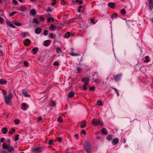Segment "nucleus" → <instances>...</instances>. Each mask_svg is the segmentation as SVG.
I'll return each instance as SVG.
<instances>
[{
	"instance_id": "1",
	"label": "nucleus",
	"mask_w": 153,
	"mask_h": 153,
	"mask_svg": "<svg viewBox=\"0 0 153 153\" xmlns=\"http://www.w3.org/2000/svg\"><path fill=\"white\" fill-rule=\"evenodd\" d=\"M2 148L4 149H6L10 153H13L14 152V149L13 147L9 145H7L5 143H3Z\"/></svg>"
},
{
	"instance_id": "2",
	"label": "nucleus",
	"mask_w": 153,
	"mask_h": 153,
	"mask_svg": "<svg viewBox=\"0 0 153 153\" xmlns=\"http://www.w3.org/2000/svg\"><path fill=\"white\" fill-rule=\"evenodd\" d=\"M84 149L87 153H91V147L90 143L87 141L85 142L84 145Z\"/></svg>"
},
{
	"instance_id": "3",
	"label": "nucleus",
	"mask_w": 153,
	"mask_h": 153,
	"mask_svg": "<svg viewBox=\"0 0 153 153\" xmlns=\"http://www.w3.org/2000/svg\"><path fill=\"white\" fill-rule=\"evenodd\" d=\"M13 95L12 93H10L8 95L4 98L5 102L6 104H8L11 102L12 98Z\"/></svg>"
},
{
	"instance_id": "4",
	"label": "nucleus",
	"mask_w": 153,
	"mask_h": 153,
	"mask_svg": "<svg viewBox=\"0 0 153 153\" xmlns=\"http://www.w3.org/2000/svg\"><path fill=\"white\" fill-rule=\"evenodd\" d=\"M29 107L28 105L25 103H23L21 106L22 109L24 111H26Z\"/></svg>"
},
{
	"instance_id": "5",
	"label": "nucleus",
	"mask_w": 153,
	"mask_h": 153,
	"mask_svg": "<svg viewBox=\"0 0 153 153\" xmlns=\"http://www.w3.org/2000/svg\"><path fill=\"white\" fill-rule=\"evenodd\" d=\"M119 142L118 138H114L112 140V143L113 146L116 145Z\"/></svg>"
},
{
	"instance_id": "6",
	"label": "nucleus",
	"mask_w": 153,
	"mask_h": 153,
	"mask_svg": "<svg viewBox=\"0 0 153 153\" xmlns=\"http://www.w3.org/2000/svg\"><path fill=\"white\" fill-rule=\"evenodd\" d=\"M121 76V74H119L115 76L114 77V80L116 82L119 81L120 79Z\"/></svg>"
},
{
	"instance_id": "7",
	"label": "nucleus",
	"mask_w": 153,
	"mask_h": 153,
	"mask_svg": "<svg viewBox=\"0 0 153 153\" xmlns=\"http://www.w3.org/2000/svg\"><path fill=\"white\" fill-rule=\"evenodd\" d=\"M41 149L39 147H36L33 149V151L36 153H41L42 151Z\"/></svg>"
},
{
	"instance_id": "8",
	"label": "nucleus",
	"mask_w": 153,
	"mask_h": 153,
	"mask_svg": "<svg viewBox=\"0 0 153 153\" xmlns=\"http://www.w3.org/2000/svg\"><path fill=\"white\" fill-rule=\"evenodd\" d=\"M42 31V29L40 27H37L35 28V32L37 34H39Z\"/></svg>"
},
{
	"instance_id": "9",
	"label": "nucleus",
	"mask_w": 153,
	"mask_h": 153,
	"mask_svg": "<svg viewBox=\"0 0 153 153\" xmlns=\"http://www.w3.org/2000/svg\"><path fill=\"white\" fill-rule=\"evenodd\" d=\"M50 41L49 40L45 41L43 43V45L45 46H48L50 44Z\"/></svg>"
},
{
	"instance_id": "10",
	"label": "nucleus",
	"mask_w": 153,
	"mask_h": 153,
	"mask_svg": "<svg viewBox=\"0 0 153 153\" xmlns=\"http://www.w3.org/2000/svg\"><path fill=\"white\" fill-rule=\"evenodd\" d=\"M20 9L19 10V11H21L22 12L25 13L26 11V8L25 6L24 5L20 7Z\"/></svg>"
},
{
	"instance_id": "11",
	"label": "nucleus",
	"mask_w": 153,
	"mask_h": 153,
	"mask_svg": "<svg viewBox=\"0 0 153 153\" xmlns=\"http://www.w3.org/2000/svg\"><path fill=\"white\" fill-rule=\"evenodd\" d=\"M57 25L56 24H52L50 26V28L53 30H55L57 28Z\"/></svg>"
},
{
	"instance_id": "12",
	"label": "nucleus",
	"mask_w": 153,
	"mask_h": 153,
	"mask_svg": "<svg viewBox=\"0 0 153 153\" xmlns=\"http://www.w3.org/2000/svg\"><path fill=\"white\" fill-rule=\"evenodd\" d=\"M1 131L3 134H6L7 132V129L6 127H3L1 129Z\"/></svg>"
},
{
	"instance_id": "13",
	"label": "nucleus",
	"mask_w": 153,
	"mask_h": 153,
	"mask_svg": "<svg viewBox=\"0 0 153 153\" xmlns=\"http://www.w3.org/2000/svg\"><path fill=\"white\" fill-rule=\"evenodd\" d=\"M92 123L94 126H97L98 125V123L96 119H94L92 120Z\"/></svg>"
},
{
	"instance_id": "14",
	"label": "nucleus",
	"mask_w": 153,
	"mask_h": 153,
	"mask_svg": "<svg viewBox=\"0 0 153 153\" xmlns=\"http://www.w3.org/2000/svg\"><path fill=\"white\" fill-rule=\"evenodd\" d=\"M90 79L88 77H85L82 78V82H88L89 80Z\"/></svg>"
},
{
	"instance_id": "15",
	"label": "nucleus",
	"mask_w": 153,
	"mask_h": 153,
	"mask_svg": "<svg viewBox=\"0 0 153 153\" xmlns=\"http://www.w3.org/2000/svg\"><path fill=\"white\" fill-rule=\"evenodd\" d=\"M86 122L85 120H84L82 121V125H81L80 127L81 128H83L86 126Z\"/></svg>"
},
{
	"instance_id": "16",
	"label": "nucleus",
	"mask_w": 153,
	"mask_h": 153,
	"mask_svg": "<svg viewBox=\"0 0 153 153\" xmlns=\"http://www.w3.org/2000/svg\"><path fill=\"white\" fill-rule=\"evenodd\" d=\"M115 4L113 2H109L108 4V5L112 8H114Z\"/></svg>"
},
{
	"instance_id": "17",
	"label": "nucleus",
	"mask_w": 153,
	"mask_h": 153,
	"mask_svg": "<svg viewBox=\"0 0 153 153\" xmlns=\"http://www.w3.org/2000/svg\"><path fill=\"white\" fill-rule=\"evenodd\" d=\"M101 133L104 134H106L107 133V131L105 128H103L101 130Z\"/></svg>"
},
{
	"instance_id": "18",
	"label": "nucleus",
	"mask_w": 153,
	"mask_h": 153,
	"mask_svg": "<svg viewBox=\"0 0 153 153\" xmlns=\"http://www.w3.org/2000/svg\"><path fill=\"white\" fill-rule=\"evenodd\" d=\"M31 41L29 39H27L25 40V43L26 45H28L30 44Z\"/></svg>"
},
{
	"instance_id": "19",
	"label": "nucleus",
	"mask_w": 153,
	"mask_h": 153,
	"mask_svg": "<svg viewBox=\"0 0 153 153\" xmlns=\"http://www.w3.org/2000/svg\"><path fill=\"white\" fill-rule=\"evenodd\" d=\"M70 55L73 56H79V53H76L73 52L70 53Z\"/></svg>"
},
{
	"instance_id": "20",
	"label": "nucleus",
	"mask_w": 153,
	"mask_h": 153,
	"mask_svg": "<svg viewBox=\"0 0 153 153\" xmlns=\"http://www.w3.org/2000/svg\"><path fill=\"white\" fill-rule=\"evenodd\" d=\"M74 95V93L73 92H70L68 94V97L69 98L72 97Z\"/></svg>"
},
{
	"instance_id": "21",
	"label": "nucleus",
	"mask_w": 153,
	"mask_h": 153,
	"mask_svg": "<svg viewBox=\"0 0 153 153\" xmlns=\"http://www.w3.org/2000/svg\"><path fill=\"white\" fill-rule=\"evenodd\" d=\"M38 48H37L35 47L33 48L32 49V51L33 52L34 54H36L38 51Z\"/></svg>"
},
{
	"instance_id": "22",
	"label": "nucleus",
	"mask_w": 153,
	"mask_h": 153,
	"mask_svg": "<svg viewBox=\"0 0 153 153\" xmlns=\"http://www.w3.org/2000/svg\"><path fill=\"white\" fill-rule=\"evenodd\" d=\"M153 8V1L152 3H149V9L152 10Z\"/></svg>"
},
{
	"instance_id": "23",
	"label": "nucleus",
	"mask_w": 153,
	"mask_h": 153,
	"mask_svg": "<svg viewBox=\"0 0 153 153\" xmlns=\"http://www.w3.org/2000/svg\"><path fill=\"white\" fill-rule=\"evenodd\" d=\"M30 13L33 16H34L35 15L36 13V12L34 9H32L30 11Z\"/></svg>"
},
{
	"instance_id": "24",
	"label": "nucleus",
	"mask_w": 153,
	"mask_h": 153,
	"mask_svg": "<svg viewBox=\"0 0 153 153\" xmlns=\"http://www.w3.org/2000/svg\"><path fill=\"white\" fill-rule=\"evenodd\" d=\"M62 51L60 48L59 47H57L56 48V52L57 53H58L59 52H61Z\"/></svg>"
},
{
	"instance_id": "25",
	"label": "nucleus",
	"mask_w": 153,
	"mask_h": 153,
	"mask_svg": "<svg viewBox=\"0 0 153 153\" xmlns=\"http://www.w3.org/2000/svg\"><path fill=\"white\" fill-rule=\"evenodd\" d=\"M77 70V73H82V69L81 68L78 67L76 68Z\"/></svg>"
},
{
	"instance_id": "26",
	"label": "nucleus",
	"mask_w": 153,
	"mask_h": 153,
	"mask_svg": "<svg viewBox=\"0 0 153 153\" xmlns=\"http://www.w3.org/2000/svg\"><path fill=\"white\" fill-rule=\"evenodd\" d=\"M7 83V82L5 80H2V79L0 80V83L2 85H5Z\"/></svg>"
},
{
	"instance_id": "27",
	"label": "nucleus",
	"mask_w": 153,
	"mask_h": 153,
	"mask_svg": "<svg viewBox=\"0 0 153 153\" xmlns=\"http://www.w3.org/2000/svg\"><path fill=\"white\" fill-rule=\"evenodd\" d=\"M88 84V82H85L84 83V85L83 87V89L84 90H86L87 89V85Z\"/></svg>"
},
{
	"instance_id": "28",
	"label": "nucleus",
	"mask_w": 153,
	"mask_h": 153,
	"mask_svg": "<svg viewBox=\"0 0 153 153\" xmlns=\"http://www.w3.org/2000/svg\"><path fill=\"white\" fill-rule=\"evenodd\" d=\"M22 94L25 96L28 97L29 95L27 94V92L26 91H22Z\"/></svg>"
},
{
	"instance_id": "29",
	"label": "nucleus",
	"mask_w": 153,
	"mask_h": 153,
	"mask_svg": "<svg viewBox=\"0 0 153 153\" xmlns=\"http://www.w3.org/2000/svg\"><path fill=\"white\" fill-rule=\"evenodd\" d=\"M33 23H36V24H39V22L37 20V19L36 18H34L33 20Z\"/></svg>"
},
{
	"instance_id": "30",
	"label": "nucleus",
	"mask_w": 153,
	"mask_h": 153,
	"mask_svg": "<svg viewBox=\"0 0 153 153\" xmlns=\"http://www.w3.org/2000/svg\"><path fill=\"white\" fill-rule=\"evenodd\" d=\"M13 24L16 25L18 26H20L21 25V24L17 21H15L13 22Z\"/></svg>"
},
{
	"instance_id": "31",
	"label": "nucleus",
	"mask_w": 153,
	"mask_h": 153,
	"mask_svg": "<svg viewBox=\"0 0 153 153\" xmlns=\"http://www.w3.org/2000/svg\"><path fill=\"white\" fill-rule=\"evenodd\" d=\"M149 57L148 56H146L145 57V60L144 62H149Z\"/></svg>"
},
{
	"instance_id": "32",
	"label": "nucleus",
	"mask_w": 153,
	"mask_h": 153,
	"mask_svg": "<svg viewBox=\"0 0 153 153\" xmlns=\"http://www.w3.org/2000/svg\"><path fill=\"white\" fill-rule=\"evenodd\" d=\"M121 13L122 14H125L126 13V10L124 9H122L121 10Z\"/></svg>"
},
{
	"instance_id": "33",
	"label": "nucleus",
	"mask_w": 153,
	"mask_h": 153,
	"mask_svg": "<svg viewBox=\"0 0 153 153\" xmlns=\"http://www.w3.org/2000/svg\"><path fill=\"white\" fill-rule=\"evenodd\" d=\"M70 33L69 32H68L65 33V37L66 38H68L70 37Z\"/></svg>"
},
{
	"instance_id": "34",
	"label": "nucleus",
	"mask_w": 153,
	"mask_h": 153,
	"mask_svg": "<svg viewBox=\"0 0 153 153\" xmlns=\"http://www.w3.org/2000/svg\"><path fill=\"white\" fill-rule=\"evenodd\" d=\"M16 13H17V12L16 11H13L12 12H11L9 14V16H13L15 14H16Z\"/></svg>"
},
{
	"instance_id": "35",
	"label": "nucleus",
	"mask_w": 153,
	"mask_h": 153,
	"mask_svg": "<svg viewBox=\"0 0 153 153\" xmlns=\"http://www.w3.org/2000/svg\"><path fill=\"white\" fill-rule=\"evenodd\" d=\"M47 20L48 22H50L51 20L52 22H53L54 20V19L53 18H48L47 19Z\"/></svg>"
},
{
	"instance_id": "36",
	"label": "nucleus",
	"mask_w": 153,
	"mask_h": 153,
	"mask_svg": "<svg viewBox=\"0 0 153 153\" xmlns=\"http://www.w3.org/2000/svg\"><path fill=\"white\" fill-rule=\"evenodd\" d=\"M19 135L18 134H17L15 137V141H17L19 139Z\"/></svg>"
},
{
	"instance_id": "37",
	"label": "nucleus",
	"mask_w": 153,
	"mask_h": 153,
	"mask_svg": "<svg viewBox=\"0 0 153 153\" xmlns=\"http://www.w3.org/2000/svg\"><path fill=\"white\" fill-rule=\"evenodd\" d=\"M20 122L19 120H18L17 119H16L14 120V122L16 125H17Z\"/></svg>"
},
{
	"instance_id": "38",
	"label": "nucleus",
	"mask_w": 153,
	"mask_h": 153,
	"mask_svg": "<svg viewBox=\"0 0 153 153\" xmlns=\"http://www.w3.org/2000/svg\"><path fill=\"white\" fill-rule=\"evenodd\" d=\"M109 141H111L112 139V138L110 135H108L106 138Z\"/></svg>"
},
{
	"instance_id": "39",
	"label": "nucleus",
	"mask_w": 153,
	"mask_h": 153,
	"mask_svg": "<svg viewBox=\"0 0 153 153\" xmlns=\"http://www.w3.org/2000/svg\"><path fill=\"white\" fill-rule=\"evenodd\" d=\"M49 37L51 39H54L55 38L52 33H51L49 34Z\"/></svg>"
},
{
	"instance_id": "40",
	"label": "nucleus",
	"mask_w": 153,
	"mask_h": 153,
	"mask_svg": "<svg viewBox=\"0 0 153 153\" xmlns=\"http://www.w3.org/2000/svg\"><path fill=\"white\" fill-rule=\"evenodd\" d=\"M42 120V117L41 116L39 117H38L37 119V121L38 122H39L40 121H41Z\"/></svg>"
},
{
	"instance_id": "41",
	"label": "nucleus",
	"mask_w": 153,
	"mask_h": 153,
	"mask_svg": "<svg viewBox=\"0 0 153 153\" xmlns=\"http://www.w3.org/2000/svg\"><path fill=\"white\" fill-rule=\"evenodd\" d=\"M50 105L52 106H54L55 103L53 101H51L50 102Z\"/></svg>"
},
{
	"instance_id": "42",
	"label": "nucleus",
	"mask_w": 153,
	"mask_h": 153,
	"mask_svg": "<svg viewBox=\"0 0 153 153\" xmlns=\"http://www.w3.org/2000/svg\"><path fill=\"white\" fill-rule=\"evenodd\" d=\"M58 122H59L60 123H62L63 121V120L62 118L61 117H60L57 120Z\"/></svg>"
},
{
	"instance_id": "43",
	"label": "nucleus",
	"mask_w": 153,
	"mask_h": 153,
	"mask_svg": "<svg viewBox=\"0 0 153 153\" xmlns=\"http://www.w3.org/2000/svg\"><path fill=\"white\" fill-rule=\"evenodd\" d=\"M46 11L47 12H51L52 11V10L50 7H47V10Z\"/></svg>"
},
{
	"instance_id": "44",
	"label": "nucleus",
	"mask_w": 153,
	"mask_h": 153,
	"mask_svg": "<svg viewBox=\"0 0 153 153\" xmlns=\"http://www.w3.org/2000/svg\"><path fill=\"white\" fill-rule=\"evenodd\" d=\"M3 94L4 96V98L5 97H6L7 95H6L7 93L6 91H2Z\"/></svg>"
},
{
	"instance_id": "45",
	"label": "nucleus",
	"mask_w": 153,
	"mask_h": 153,
	"mask_svg": "<svg viewBox=\"0 0 153 153\" xmlns=\"http://www.w3.org/2000/svg\"><path fill=\"white\" fill-rule=\"evenodd\" d=\"M53 65H54V66H58L59 65V63L57 62H55L53 63Z\"/></svg>"
},
{
	"instance_id": "46",
	"label": "nucleus",
	"mask_w": 153,
	"mask_h": 153,
	"mask_svg": "<svg viewBox=\"0 0 153 153\" xmlns=\"http://www.w3.org/2000/svg\"><path fill=\"white\" fill-rule=\"evenodd\" d=\"M6 23L7 25H8L9 26H10V25L12 24V22H10V21H7L6 22Z\"/></svg>"
},
{
	"instance_id": "47",
	"label": "nucleus",
	"mask_w": 153,
	"mask_h": 153,
	"mask_svg": "<svg viewBox=\"0 0 153 153\" xmlns=\"http://www.w3.org/2000/svg\"><path fill=\"white\" fill-rule=\"evenodd\" d=\"M6 23L7 25H8L9 26H10V25L12 24V22H10V21H7L6 22Z\"/></svg>"
},
{
	"instance_id": "48",
	"label": "nucleus",
	"mask_w": 153,
	"mask_h": 153,
	"mask_svg": "<svg viewBox=\"0 0 153 153\" xmlns=\"http://www.w3.org/2000/svg\"><path fill=\"white\" fill-rule=\"evenodd\" d=\"M94 19H91V22L93 24H94L95 23V22H94Z\"/></svg>"
},
{
	"instance_id": "49",
	"label": "nucleus",
	"mask_w": 153,
	"mask_h": 153,
	"mask_svg": "<svg viewBox=\"0 0 153 153\" xmlns=\"http://www.w3.org/2000/svg\"><path fill=\"white\" fill-rule=\"evenodd\" d=\"M53 142V140H49L48 142L49 144L50 145H51L52 144Z\"/></svg>"
},
{
	"instance_id": "50",
	"label": "nucleus",
	"mask_w": 153,
	"mask_h": 153,
	"mask_svg": "<svg viewBox=\"0 0 153 153\" xmlns=\"http://www.w3.org/2000/svg\"><path fill=\"white\" fill-rule=\"evenodd\" d=\"M15 131V130L14 128H13L12 130L11 131H10L9 132L11 134H13V133Z\"/></svg>"
},
{
	"instance_id": "51",
	"label": "nucleus",
	"mask_w": 153,
	"mask_h": 153,
	"mask_svg": "<svg viewBox=\"0 0 153 153\" xmlns=\"http://www.w3.org/2000/svg\"><path fill=\"white\" fill-rule=\"evenodd\" d=\"M48 30H45L44 32V34L45 35V36L47 35L48 34Z\"/></svg>"
},
{
	"instance_id": "52",
	"label": "nucleus",
	"mask_w": 153,
	"mask_h": 153,
	"mask_svg": "<svg viewBox=\"0 0 153 153\" xmlns=\"http://www.w3.org/2000/svg\"><path fill=\"white\" fill-rule=\"evenodd\" d=\"M97 104L100 106L102 105V103L101 101H99L97 102Z\"/></svg>"
},
{
	"instance_id": "53",
	"label": "nucleus",
	"mask_w": 153,
	"mask_h": 153,
	"mask_svg": "<svg viewBox=\"0 0 153 153\" xmlns=\"http://www.w3.org/2000/svg\"><path fill=\"white\" fill-rule=\"evenodd\" d=\"M81 133L83 134L84 135H85L86 134V131L84 130H83L81 131Z\"/></svg>"
},
{
	"instance_id": "54",
	"label": "nucleus",
	"mask_w": 153,
	"mask_h": 153,
	"mask_svg": "<svg viewBox=\"0 0 153 153\" xmlns=\"http://www.w3.org/2000/svg\"><path fill=\"white\" fill-rule=\"evenodd\" d=\"M74 137L76 138V139H77L78 138L79 136L78 134H76L74 135Z\"/></svg>"
},
{
	"instance_id": "55",
	"label": "nucleus",
	"mask_w": 153,
	"mask_h": 153,
	"mask_svg": "<svg viewBox=\"0 0 153 153\" xmlns=\"http://www.w3.org/2000/svg\"><path fill=\"white\" fill-rule=\"evenodd\" d=\"M76 2H79L80 4H81L82 3V0H76Z\"/></svg>"
},
{
	"instance_id": "56",
	"label": "nucleus",
	"mask_w": 153,
	"mask_h": 153,
	"mask_svg": "<svg viewBox=\"0 0 153 153\" xmlns=\"http://www.w3.org/2000/svg\"><path fill=\"white\" fill-rule=\"evenodd\" d=\"M39 19L42 21H44L45 20V19L42 16H40L39 17Z\"/></svg>"
},
{
	"instance_id": "57",
	"label": "nucleus",
	"mask_w": 153,
	"mask_h": 153,
	"mask_svg": "<svg viewBox=\"0 0 153 153\" xmlns=\"http://www.w3.org/2000/svg\"><path fill=\"white\" fill-rule=\"evenodd\" d=\"M4 140V138H1L0 139V142L1 143H3Z\"/></svg>"
},
{
	"instance_id": "58",
	"label": "nucleus",
	"mask_w": 153,
	"mask_h": 153,
	"mask_svg": "<svg viewBox=\"0 0 153 153\" xmlns=\"http://www.w3.org/2000/svg\"><path fill=\"white\" fill-rule=\"evenodd\" d=\"M13 2L15 4H18V2L16 0H13Z\"/></svg>"
},
{
	"instance_id": "59",
	"label": "nucleus",
	"mask_w": 153,
	"mask_h": 153,
	"mask_svg": "<svg viewBox=\"0 0 153 153\" xmlns=\"http://www.w3.org/2000/svg\"><path fill=\"white\" fill-rule=\"evenodd\" d=\"M24 65L25 66H28V63L27 62L25 61L24 62Z\"/></svg>"
},
{
	"instance_id": "60",
	"label": "nucleus",
	"mask_w": 153,
	"mask_h": 153,
	"mask_svg": "<svg viewBox=\"0 0 153 153\" xmlns=\"http://www.w3.org/2000/svg\"><path fill=\"white\" fill-rule=\"evenodd\" d=\"M10 27L13 28H16V27L15 25H13L12 23L11 24V25L10 26Z\"/></svg>"
},
{
	"instance_id": "61",
	"label": "nucleus",
	"mask_w": 153,
	"mask_h": 153,
	"mask_svg": "<svg viewBox=\"0 0 153 153\" xmlns=\"http://www.w3.org/2000/svg\"><path fill=\"white\" fill-rule=\"evenodd\" d=\"M89 90H90L94 91V87L93 86H91L90 87V88H89Z\"/></svg>"
},
{
	"instance_id": "62",
	"label": "nucleus",
	"mask_w": 153,
	"mask_h": 153,
	"mask_svg": "<svg viewBox=\"0 0 153 153\" xmlns=\"http://www.w3.org/2000/svg\"><path fill=\"white\" fill-rule=\"evenodd\" d=\"M57 140L58 141H59V142H60L62 140V138L61 137H58V138Z\"/></svg>"
},
{
	"instance_id": "63",
	"label": "nucleus",
	"mask_w": 153,
	"mask_h": 153,
	"mask_svg": "<svg viewBox=\"0 0 153 153\" xmlns=\"http://www.w3.org/2000/svg\"><path fill=\"white\" fill-rule=\"evenodd\" d=\"M3 18L1 17H0V22H1V23L2 22H3Z\"/></svg>"
},
{
	"instance_id": "64",
	"label": "nucleus",
	"mask_w": 153,
	"mask_h": 153,
	"mask_svg": "<svg viewBox=\"0 0 153 153\" xmlns=\"http://www.w3.org/2000/svg\"><path fill=\"white\" fill-rule=\"evenodd\" d=\"M0 153H7V152L3 150H1L0 151Z\"/></svg>"
}]
</instances>
